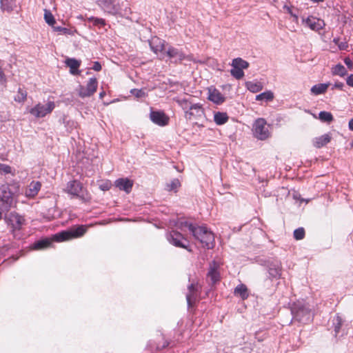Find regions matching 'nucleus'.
Masks as SVG:
<instances>
[{
  "instance_id": "f257e3e1",
  "label": "nucleus",
  "mask_w": 353,
  "mask_h": 353,
  "mask_svg": "<svg viewBox=\"0 0 353 353\" xmlns=\"http://www.w3.org/2000/svg\"><path fill=\"white\" fill-rule=\"evenodd\" d=\"M292 319L301 323H307L312 320L313 312L311 305L304 301H298L291 307Z\"/></svg>"
},
{
  "instance_id": "f03ea898",
  "label": "nucleus",
  "mask_w": 353,
  "mask_h": 353,
  "mask_svg": "<svg viewBox=\"0 0 353 353\" xmlns=\"http://www.w3.org/2000/svg\"><path fill=\"white\" fill-rule=\"evenodd\" d=\"M192 236L198 240L202 246L207 249H211L214 245V234L205 226H197L192 231Z\"/></svg>"
},
{
  "instance_id": "7ed1b4c3",
  "label": "nucleus",
  "mask_w": 353,
  "mask_h": 353,
  "mask_svg": "<svg viewBox=\"0 0 353 353\" xmlns=\"http://www.w3.org/2000/svg\"><path fill=\"white\" fill-rule=\"evenodd\" d=\"M86 232V228L83 225H79L76 228L70 230H63L55 234L52 240L57 242H62L75 238L82 236Z\"/></svg>"
},
{
  "instance_id": "20e7f679",
  "label": "nucleus",
  "mask_w": 353,
  "mask_h": 353,
  "mask_svg": "<svg viewBox=\"0 0 353 353\" xmlns=\"http://www.w3.org/2000/svg\"><path fill=\"white\" fill-rule=\"evenodd\" d=\"M55 108V103L48 101L46 104L38 103L29 110V113L35 118H42L51 113Z\"/></svg>"
},
{
  "instance_id": "39448f33",
  "label": "nucleus",
  "mask_w": 353,
  "mask_h": 353,
  "mask_svg": "<svg viewBox=\"0 0 353 353\" xmlns=\"http://www.w3.org/2000/svg\"><path fill=\"white\" fill-rule=\"evenodd\" d=\"M253 134L259 140H265L270 137L266 121L263 118L257 119L253 124Z\"/></svg>"
},
{
  "instance_id": "423d86ee",
  "label": "nucleus",
  "mask_w": 353,
  "mask_h": 353,
  "mask_svg": "<svg viewBox=\"0 0 353 353\" xmlns=\"http://www.w3.org/2000/svg\"><path fill=\"white\" fill-rule=\"evenodd\" d=\"M98 81L95 77L90 78L86 85H80L78 93L80 97L85 98L91 97L97 91Z\"/></svg>"
},
{
  "instance_id": "0eeeda50",
  "label": "nucleus",
  "mask_w": 353,
  "mask_h": 353,
  "mask_svg": "<svg viewBox=\"0 0 353 353\" xmlns=\"http://www.w3.org/2000/svg\"><path fill=\"white\" fill-rule=\"evenodd\" d=\"M7 224L10 226L12 231L20 230L25 223V219L17 212H10L6 218Z\"/></svg>"
},
{
  "instance_id": "6e6552de",
  "label": "nucleus",
  "mask_w": 353,
  "mask_h": 353,
  "mask_svg": "<svg viewBox=\"0 0 353 353\" xmlns=\"http://www.w3.org/2000/svg\"><path fill=\"white\" fill-rule=\"evenodd\" d=\"M166 239L170 243L175 247L185 248L189 252L191 251L190 249L188 248V245L182 241L183 240L187 241V240L181 232L176 230H171L166 234Z\"/></svg>"
},
{
  "instance_id": "1a4fd4ad",
  "label": "nucleus",
  "mask_w": 353,
  "mask_h": 353,
  "mask_svg": "<svg viewBox=\"0 0 353 353\" xmlns=\"http://www.w3.org/2000/svg\"><path fill=\"white\" fill-rule=\"evenodd\" d=\"M166 55L170 59H173L175 63H181L183 60L188 59V56L181 50L169 46L166 50Z\"/></svg>"
},
{
  "instance_id": "9d476101",
  "label": "nucleus",
  "mask_w": 353,
  "mask_h": 353,
  "mask_svg": "<svg viewBox=\"0 0 353 353\" xmlns=\"http://www.w3.org/2000/svg\"><path fill=\"white\" fill-rule=\"evenodd\" d=\"M204 114V110L200 103H194L190 105L189 110L185 112V117L187 119L192 118H200Z\"/></svg>"
},
{
  "instance_id": "9b49d317",
  "label": "nucleus",
  "mask_w": 353,
  "mask_h": 353,
  "mask_svg": "<svg viewBox=\"0 0 353 353\" xmlns=\"http://www.w3.org/2000/svg\"><path fill=\"white\" fill-rule=\"evenodd\" d=\"M0 200L6 208H10L12 203V192L7 185L0 186Z\"/></svg>"
},
{
  "instance_id": "f8f14e48",
  "label": "nucleus",
  "mask_w": 353,
  "mask_h": 353,
  "mask_svg": "<svg viewBox=\"0 0 353 353\" xmlns=\"http://www.w3.org/2000/svg\"><path fill=\"white\" fill-rule=\"evenodd\" d=\"M150 118L154 123L159 126H165L169 121V118L161 111H151Z\"/></svg>"
},
{
  "instance_id": "ddd939ff",
  "label": "nucleus",
  "mask_w": 353,
  "mask_h": 353,
  "mask_svg": "<svg viewBox=\"0 0 353 353\" xmlns=\"http://www.w3.org/2000/svg\"><path fill=\"white\" fill-rule=\"evenodd\" d=\"M82 190V185L81 183L77 181L73 180L68 182L66 188H65V192L72 196H76L80 197L81 199H84L82 196L79 195L80 192Z\"/></svg>"
},
{
  "instance_id": "4468645a",
  "label": "nucleus",
  "mask_w": 353,
  "mask_h": 353,
  "mask_svg": "<svg viewBox=\"0 0 353 353\" xmlns=\"http://www.w3.org/2000/svg\"><path fill=\"white\" fill-rule=\"evenodd\" d=\"M303 21L312 30H320L325 26L324 21L313 16H310Z\"/></svg>"
},
{
  "instance_id": "2eb2a0df",
  "label": "nucleus",
  "mask_w": 353,
  "mask_h": 353,
  "mask_svg": "<svg viewBox=\"0 0 353 353\" xmlns=\"http://www.w3.org/2000/svg\"><path fill=\"white\" fill-rule=\"evenodd\" d=\"M219 268L220 264L216 261H213L210 263L208 277L210 279L212 284L216 283L220 279V273L219 272Z\"/></svg>"
},
{
  "instance_id": "dca6fc26",
  "label": "nucleus",
  "mask_w": 353,
  "mask_h": 353,
  "mask_svg": "<svg viewBox=\"0 0 353 353\" xmlns=\"http://www.w3.org/2000/svg\"><path fill=\"white\" fill-rule=\"evenodd\" d=\"M114 185L119 190L124 191L129 194L133 187V181L128 178H119L114 181Z\"/></svg>"
},
{
  "instance_id": "f3484780",
  "label": "nucleus",
  "mask_w": 353,
  "mask_h": 353,
  "mask_svg": "<svg viewBox=\"0 0 353 353\" xmlns=\"http://www.w3.org/2000/svg\"><path fill=\"white\" fill-rule=\"evenodd\" d=\"M208 99L215 104L220 105L225 101V98L219 90L215 88L210 87L208 88Z\"/></svg>"
},
{
  "instance_id": "a211bd4d",
  "label": "nucleus",
  "mask_w": 353,
  "mask_h": 353,
  "mask_svg": "<svg viewBox=\"0 0 353 353\" xmlns=\"http://www.w3.org/2000/svg\"><path fill=\"white\" fill-rule=\"evenodd\" d=\"M268 274L270 278L279 279L281 276V263L273 261L268 265Z\"/></svg>"
},
{
  "instance_id": "6ab92c4d",
  "label": "nucleus",
  "mask_w": 353,
  "mask_h": 353,
  "mask_svg": "<svg viewBox=\"0 0 353 353\" xmlns=\"http://www.w3.org/2000/svg\"><path fill=\"white\" fill-rule=\"evenodd\" d=\"M165 41L161 40L158 37H154L150 41L149 45L151 50L157 54L159 52H162L165 50Z\"/></svg>"
},
{
  "instance_id": "aec40b11",
  "label": "nucleus",
  "mask_w": 353,
  "mask_h": 353,
  "mask_svg": "<svg viewBox=\"0 0 353 353\" xmlns=\"http://www.w3.org/2000/svg\"><path fill=\"white\" fill-rule=\"evenodd\" d=\"M41 187V183L39 181H32L26 190V196L29 198L34 197L39 192Z\"/></svg>"
},
{
  "instance_id": "412c9836",
  "label": "nucleus",
  "mask_w": 353,
  "mask_h": 353,
  "mask_svg": "<svg viewBox=\"0 0 353 353\" xmlns=\"http://www.w3.org/2000/svg\"><path fill=\"white\" fill-rule=\"evenodd\" d=\"M65 63L68 67L70 68V72L72 74H79L80 72L79 70V68L81 65V61H79L74 58H68L66 59Z\"/></svg>"
},
{
  "instance_id": "4be33fe9",
  "label": "nucleus",
  "mask_w": 353,
  "mask_h": 353,
  "mask_svg": "<svg viewBox=\"0 0 353 353\" xmlns=\"http://www.w3.org/2000/svg\"><path fill=\"white\" fill-rule=\"evenodd\" d=\"M331 141L330 134H325L313 139V145L316 148H321Z\"/></svg>"
},
{
  "instance_id": "5701e85b",
  "label": "nucleus",
  "mask_w": 353,
  "mask_h": 353,
  "mask_svg": "<svg viewBox=\"0 0 353 353\" xmlns=\"http://www.w3.org/2000/svg\"><path fill=\"white\" fill-rule=\"evenodd\" d=\"M199 290L198 284L191 283L188 286V293L186 294V300L188 306H191L192 301L195 299L196 293Z\"/></svg>"
},
{
  "instance_id": "b1692460",
  "label": "nucleus",
  "mask_w": 353,
  "mask_h": 353,
  "mask_svg": "<svg viewBox=\"0 0 353 353\" xmlns=\"http://www.w3.org/2000/svg\"><path fill=\"white\" fill-rule=\"evenodd\" d=\"M101 6L105 12L116 14L118 13V8L113 3V0H101Z\"/></svg>"
},
{
  "instance_id": "393cba45",
  "label": "nucleus",
  "mask_w": 353,
  "mask_h": 353,
  "mask_svg": "<svg viewBox=\"0 0 353 353\" xmlns=\"http://www.w3.org/2000/svg\"><path fill=\"white\" fill-rule=\"evenodd\" d=\"M330 85V83H319L313 85L310 90L314 95H319L324 94Z\"/></svg>"
},
{
  "instance_id": "a878e982",
  "label": "nucleus",
  "mask_w": 353,
  "mask_h": 353,
  "mask_svg": "<svg viewBox=\"0 0 353 353\" xmlns=\"http://www.w3.org/2000/svg\"><path fill=\"white\" fill-rule=\"evenodd\" d=\"M332 323V327L334 332V336H336L340 332L341 326L343 323V320L342 319L341 316L339 314H337L333 317Z\"/></svg>"
},
{
  "instance_id": "bb28decb",
  "label": "nucleus",
  "mask_w": 353,
  "mask_h": 353,
  "mask_svg": "<svg viewBox=\"0 0 353 353\" xmlns=\"http://www.w3.org/2000/svg\"><path fill=\"white\" fill-rule=\"evenodd\" d=\"M175 225L181 232H184L186 229H188L192 234L193 230L196 227V225H194L192 223L184 220H179L176 223Z\"/></svg>"
},
{
  "instance_id": "cd10ccee",
  "label": "nucleus",
  "mask_w": 353,
  "mask_h": 353,
  "mask_svg": "<svg viewBox=\"0 0 353 353\" xmlns=\"http://www.w3.org/2000/svg\"><path fill=\"white\" fill-rule=\"evenodd\" d=\"M246 88L253 93H256L263 90V85L259 81H247L245 83Z\"/></svg>"
},
{
  "instance_id": "c85d7f7f",
  "label": "nucleus",
  "mask_w": 353,
  "mask_h": 353,
  "mask_svg": "<svg viewBox=\"0 0 353 353\" xmlns=\"http://www.w3.org/2000/svg\"><path fill=\"white\" fill-rule=\"evenodd\" d=\"M274 98V94L271 90H266L259 94H257L255 97L256 101H265L269 102L272 101Z\"/></svg>"
},
{
  "instance_id": "c756f323",
  "label": "nucleus",
  "mask_w": 353,
  "mask_h": 353,
  "mask_svg": "<svg viewBox=\"0 0 353 353\" xmlns=\"http://www.w3.org/2000/svg\"><path fill=\"white\" fill-rule=\"evenodd\" d=\"M52 240L49 239H41L39 241H36L33 245L32 248L34 250H43L46 249L51 246L52 245Z\"/></svg>"
},
{
  "instance_id": "7c9ffc66",
  "label": "nucleus",
  "mask_w": 353,
  "mask_h": 353,
  "mask_svg": "<svg viewBox=\"0 0 353 353\" xmlns=\"http://www.w3.org/2000/svg\"><path fill=\"white\" fill-rule=\"evenodd\" d=\"M234 293L235 295L239 296L243 300L248 299L249 296L246 285L242 283L235 288Z\"/></svg>"
},
{
  "instance_id": "2f4dec72",
  "label": "nucleus",
  "mask_w": 353,
  "mask_h": 353,
  "mask_svg": "<svg viewBox=\"0 0 353 353\" xmlns=\"http://www.w3.org/2000/svg\"><path fill=\"white\" fill-rule=\"evenodd\" d=\"M332 75L339 76L343 77L347 74V71L344 65L341 63H338L333 66L331 69Z\"/></svg>"
},
{
  "instance_id": "473e14b6",
  "label": "nucleus",
  "mask_w": 353,
  "mask_h": 353,
  "mask_svg": "<svg viewBox=\"0 0 353 353\" xmlns=\"http://www.w3.org/2000/svg\"><path fill=\"white\" fill-rule=\"evenodd\" d=\"M228 116L225 112H218L214 113V121L216 124L221 125L225 123L228 121Z\"/></svg>"
},
{
  "instance_id": "72a5a7b5",
  "label": "nucleus",
  "mask_w": 353,
  "mask_h": 353,
  "mask_svg": "<svg viewBox=\"0 0 353 353\" xmlns=\"http://www.w3.org/2000/svg\"><path fill=\"white\" fill-rule=\"evenodd\" d=\"M232 67L241 68V70L247 69L249 67V63L241 58H235L232 60Z\"/></svg>"
},
{
  "instance_id": "f704fd0d",
  "label": "nucleus",
  "mask_w": 353,
  "mask_h": 353,
  "mask_svg": "<svg viewBox=\"0 0 353 353\" xmlns=\"http://www.w3.org/2000/svg\"><path fill=\"white\" fill-rule=\"evenodd\" d=\"M0 3L1 8L3 11H7L8 12L12 11L15 6L14 0H0Z\"/></svg>"
},
{
  "instance_id": "c9c22d12",
  "label": "nucleus",
  "mask_w": 353,
  "mask_h": 353,
  "mask_svg": "<svg viewBox=\"0 0 353 353\" xmlns=\"http://www.w3.org/2000/svg\"><path fill=\"white\" fill-rule=\"evenodd\" d=\"M181 183L178 179H173L169 183H166L165 190L168 191L176 192L179 187H180Z\"/></svg>"
},
{
  "instance_id": "e433bc0d",
  "label": "nucleus",
  "mask_w": 353,
  "mask_h": 353,
  "mask_svg": "<svg viewBox=\"0 0 353 353\" xmlns=\"http://www.w3.org/2000/svg\"><path fill=\"white\" fill-rule=\"evenodd\" d=\"M319 119L323 122L330 123L333 121L334 117L329 112L321 111L319 114Z\"/></svg>"
},
{
  "instance_id": "4c0bfd02",
  "label": "nucleus",
  "mask_w": 353,
  "mask_h": 353,
  "mask_svg": "<svg viewBox=\"0 0 353 353\" xmlns=\"http://www.w3.org/2000/svg\"><path fill=\"white\" fill-rule=\"evenodd\" d=\"M27 98V92L19 88L17 95L14 97V101L19 103L24 102Z\"/></svg>"
},
{
  "instance_id": "58836bf2",
  "label": "nucleus",
  "mask_w": 353,
  "mask_h": 353,
  "mask_svg": "<svg viewBox=\"0 0 353 353\" xmlns=\"http://www.w3.org/2000/svg\"><path fill=\"white\" fill-rule=\"evenodd\" d=\"M230 74L233 77L238 80L242 79L244 76V72L243 70L233 67H232Z\"/></svg>"
},
{
  "instance_id": "ea45409f",
  "label": "nucleus",
  "mask_w": 353,
  "mask_h": 353,
  "mask_svg": "<svg viewBox=\"0 0 353 353\" xmlns=\"http://www.w3.org/2000/svg\"><path fill=\"white\" fill-rule=\"evenodd\" d=\"M44 19L49 26H53L56 23L53 14L48 10H45Z\"/></svg>"
},
{
  "instance_id": "a19ab883",
  "label": "nucleus",
  "mask_w": 353,
  "mask_h": 353,
  "mask_svg": "<svg viewBox=\"0 0 353 353\" xmlns=\"http://www.w3.org/2000/svg\"><path fill=\"white\" fill-rule=\"evenodd\" d=\"M294 238L296 240H302L305 237V230L303 228H299L296 230H294Z\"/></svg>"
},
{
  "instance_id": "79ce46f5",
  "label": "nucleus",
  "mask_w": 353,
  "mask_h": 353,
  "mask_svg": "<svg viewBox=\"0 0 353 353\" xmlns=\"http://www.w3.org/2000/svg\"><path fill=\"white\" fill-rule=\"evenodd\" d=\"M63 123L68 131H71L77 126V123L73 120H66V118H63Z\"/></svg>"
},
{
  "instance_id": "37998d69",
  "label": "nucleus",
  "mask_w": 353,
  "mask_h": 353,
  "mask_svg": "<svg viewBox=\"0 0 353 353\" xmlns=\"http://www.w3.org/2000/svg\"><path fill=\"white\" fill-rule=\"evenodd\" d=\"M130 92L137 98H143L146 96V92L143 89H132Z\"/></svg>"
},
{
  "instance_id": "c03bdc74",
  "label": "nucleus",
  "mask_w": 353,
  "mask_h": 353,
  "mask_svg": "<svg viewBox=\"0 0 353 353\" xmlns=\"http://www.w3.org/2000/svg\"><path fill=\"white\" fill-rule=\"evenodd\" d=\"M89 20L91 22H92V24L94 26H97L101 27V26H105V20L103 19H101V18L91 17V18H90Z\"/></svg>"
},
{
  "instance_id": "a18cd8bd",
  "label": "nucleus",
  "mask_w": 353,
  "mask_h": 353,
  "mask_svg": "<svg viewBox=\"0 0 353 353\" xmlns=\"http://www.w3.org/2000/svg\"><path fill=\"white\" fill-rule=\"evenodd\" d=\"M54 30L60 32L61 34H70L71 32L68 28L61 26H54Z\"/></svg>"
},
{
  "instance_id": "49530a36",
  "label": "nucleus",
  "mask_w": 353,
  "mask_h": 353,
  "mask_svg": "<svg viewBox=\"0 0 353 353\" xmlns=\"http://www.w3.org/2000/svg\"><path fill=\"white\" fill-rule=\"evenodd\" d=\"M0 172L4 174H10L12 172V168L8 165L0 163Z\"/></svg>"
},
{
  "instance_id": "de8ad7c7",
  "label": "nucleus",
  "mask_w": 353,
  "mask_h": 353,
  "mask_svg": "<svg viewBox=\"0 0 353 353\" xmlns=\"http://www.w3.org/2000/svg\"><path fill=\"white\" fill-rule=\"evenodd\" d=\"M283 8L288 13H289L294 19L295 21L298 20V15L296 13L293 12L290 6H288V5H284Z\"/></svg>"
},
{
  "instance_id": "09e8293b",
  "label": "nucleus",
  "mask_w": 353,
  "mask_h": 353,
  "mask_svg": "<svg viewBox=\"0 0 353 353\" xmlns=\"http://www.w3.org/2000/svg\"><path fill=\"white\" fill-rule=\"evenodd\" d=\"M344 86L345 85L343 82L336 81L332 85L331 90H334V89H338L339 90H343Z\"/></svg>"
},
{
  "instance_id": "8fccbe9b",
  "label": "nucleus",
  "mask_w": 353,
  "mask_h": 353,
  "mask_svg": "<svg viewBox=\"0 0 353 353\" xmlns=\"http://www.w3.org/2000/svg\"><path fill=\"white\" fill-rule=\"evenodd\" d=\"M346 83L350 87L353 88V74H350L346 78Z\"/></svg>"
},
{
  "instance_id": "3c124183",
  "label": "nucleus",
  "mask_w": 353,
  "mask_h": 353,
  "mask_svg": "<svg viewBox=\"0 0 353 353\" xmlns=\"http://www.w3.org/2000/svg\"><path fill=\"white\" fill-rule=\"evenodd\" d=\"M92 69L94 71H100L101 70V65L99 61H94Z\"/></svg>"
},
{
  "instance_id": "603ef678",
  "label": "nucleus",
  "mask_w": 353,
  "mask_h": 353,
  "mask_svg": "<svg viewBox=\"0 0 353 353\" xmlns=\"http://www.w3.org/2000/svg\"><path fill=\"white\" fill-rule=\"evenodd\" d=\"M344 63H345V65L349 68H352V65H353V63H352V61L350 60V58H345L344 59Z\"/></svg>"
},
{
  "instance_id": "864d4df0",
  "label": "nucleus",
  "mask_w": 353,
  "mask_h": 353,
  "mask_svg": "<svg viewBox=\"0 0 353 353\" xmlns=\"http://www.w3.org/2000/svg\"><path fill=\"white\" fill-rule=\"evenodd\" d=\"M348 128L351 131H353V118L349 121Z\"/></svg>"
},
{
  "instance_id": "5fc2aeb1",
  "label": "nucleus",
  "mask_w": 353,
  "mask_h": 353,
  "mask_svg": "<svg viewBox=\"0 0 353 353\" xmlns=\"http://www.w3.org/2000/svg\"><path fill=\"white\" fill-rule=\"evenodd\" d=\"M105 92L104 91L101 92L99 93V97H100L101 99H103V97L105 96Z\"/></svg>"
},
{
  "instance_id": "6e6d98bb",
  "label": "nucleus",
  "mask_w": 353,
  "mask_h": 353,
  "mask_svg": "<svg viewBox=\"0 0 353 353\" xmlns=\"http://www.w3.org/2000/svg\"><path fill=\"white\" fill-rule=\"evenodd\" d=\"M339 48H340L341 49H344V45H341V46L340 45V46H339Z\"/></svg>"
},
{
  "instance_id": "4d7b16f0",
  "label": "nucleus",
  "mask_w": 353,
  "mask_h": 353,
  "mask_svg": "<svg viewBox=\"0 0 353 353\" xmlns=\"http://www.w3.org/2000/svg\"><path fill=\"white\" fill-rule=\"evenodd\" d=\"M2 219V213L0 212V220Z\"/></svg>"
},
{
  "instance_id": "13d9d810",
  "label": "nucleus",
  "mask_w": 353,
  "mask_h": 353,
  "mask_svg": "<svg viewBox=\"0 0 353 353\" xmlns=\"http://www.w3.org/2000/svg\"><path fill=\"white\" fill-rule=\"evenodd\" d=\"M107 190V188H105V186H103V188H102V190Z\"/></svg>"
},
{
  "instance_id": "bf43d9fd",
  "label": "nucleus",
  "mask_w": 353,
  "mask_h": 353,
  "mask_svg": "<svg viewBox=\"0 0 353 353\" xmlns=\"http://www.w3.org/2000/svg\"><path fill=\"white\" fill-rule=\"evenodd\" d=\"M107 190V188H105V186H103V188H102V190Z\"/></svg>"
}]
</instances>
